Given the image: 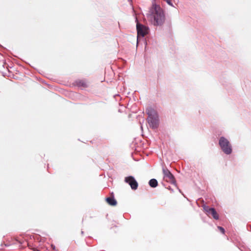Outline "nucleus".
I'll list each match as a JSON object with an SVG mask.
<instances>
[{
    "mask_svg": "<svg viewBox=\"0 0 251 251\" xmlns=\"http://www.w3.org/2000/svg\"><path fill=\"white\" fill-rule=\"evenodd\" d=\"M148 17L154 25L161 24L164 19L161 9L156 4L152 5V7L148 14Z\"/></svg>",
    "mask_w": 251,
    "mask_h": 251,
    "instance_id": "f257e3e1",
    "label": "nucleus"
},
{
    "mask_svg": "<svg viewBox=\"0 0 251 251\" xmlns=\"http://www.w3.org/2000/svg\"><path fill=\"white\" fill-rule=\"evenodd\" d=\"M148 115L147 119L150 126L152 128H156L158 126V118L156 111L152 107L147 108L146 110Z\"/></svg>",
    "mask_w": 251,
    "mask_h": 251,
    "instance_id": "f03ea898",
    "label": "nucleus"
},
{
    "mask_svg": "<svg viewBox=\"0 0 251 251\" xmlns=\"http://www.w3.org/2000/svg\"><path fill=\"white\" fill-rule=\"evenodd\" d=\"M219 144L224 153L226 154H230L232 152L231 145L227 139L221 137L219 139Z\"/></svg>",
    "mask_w": 251,
    "mask_h": 251,
    "instance_id": "7ed1b4c3",
    "label": "nucleus"
},
{
    "mask_svg": "<svg viewBox=\"0 0 251 251\" xmlns=\"http://www.w3.org/2000/svg\"><path fill=\"white\" fill-rule=\"evenodd\" d=\"M163 173V179L165 181L171 184H175L176 180L174 176L167 168H163L162 169Z\"/></svg>",
    "mask_w": 251,
    "mask_h": 251,
    "instance_id": "20e7f679",
    "label": "nucleus"
},
{
    "mask_svg": "<svg viewBox=\"0 0 251 251\" xmlns=\"http://www.w3.org/2000/svg\"><path fill=\"white\" fill-rule=\"evenodd\" d=\"M203 208L206 214L209 216H212L214 219L218 220L219 219V215L213 208H210L208 206L203 205Z\"/></svg>",
    "mask_w": 251,
    "mask_h": 251,
    "instance_id": "39448f33",
    "label": "nucleus"
},
{
    "mask_svg": "<svg viewBox=\"0 0 251 251\" xmlns=\"http://www.w3.org/2000/svg\"><path fill=\"white\" fill-rule=\"evenodd\" d=\"M136 27L137 30L138 37L139 36L143 37L145 35L148 34L149 32V29L147 27L142 25H141L139 23L137 24Z\"/></svg>",
    "mask_w": 251,
    "mask_h": 251,
    "instance_id": "423d86ee",
    "label": "nucleus"
},
{
    "mask_svg": "<svg viewBox=\"0 0 251 251\" xmlns=\"http://www.w3.org/2000/svg\"><path fill=\"white\" fill-rule=\"evenodd\" d=\"M125 181L128 183L131 188L133 190H136L137 189L138 184L137 182L132 176L126 177L125 178Z\"/></svg>",
    "mask_w": 251,
    "mask_h": 251,
    "instance_id": "0eeeda50",
    "label": "nucleus"
},
{
    "mask_svg": "<svg viewBox=\"0 0 251 251\" xmlns=\"http://www.w3.org/2000/svg\"><path fill=\"white\" fill-rule=\"evenodd\" d=\"M106 202L111 206H115L117 204V201L113 198H107Z\"/></svg>",
    "mask_w": 251,
    "mask_h": 251,
    "instance_id": "6e6552de",
    "label": "nucleus"
},
{
    "mask_svg": "<svg viewBox=\"0 0 251 251\" xmlns=\"http://www.w3.org/2000/svg\"><path fill=\"white\" fill-rule=\"evenodd\" d=\"M149 185L151 187L155 188L158 185V182L155 179H151L149 181Z\"/></svg>",
    "mask_w": 251,
    "mask_h": 251,
    "instance_id": "1a4fd4ad",
    "label": "nucleus"
},
{
    "mask_svg": "<svg viewBox=\"0 0 251 251\" xmlns=\"http://www.w3.org/2000/svg\"><path fill=\"white\" fill-rule=\"evenodd\" d=\"M218 228L222 233H225V229L223 227L221 226H218Z\"/></svg>",
    "mask_w": 251,
    "mask_h": 251,
    "instance_id": "9d476101",
    "label": "nucleus"
}]
</instances>
